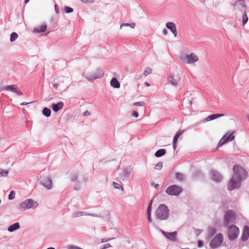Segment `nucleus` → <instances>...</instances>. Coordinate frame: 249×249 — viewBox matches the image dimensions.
<instances>
[{"mask_svg":"<svg viewBox=\"0 0 249 249\" xmlns=\"http://www.w3.org/2000/svg\"><path fill=\"white\" fill-rule=\"evenodd\" d=\"M233 175L228 185V189L230 191L239 188L241 180L246 178L247 175L246 171L239 165L233 166Z\"/></svg>","mask_w":249,"mask_h":249,"instance_id":"nucleus-1","label":"nucleus"},{"mask_svg":"<svg viewBox=\"0 0 249 249\" xmlns=\"http://www.w3.org/2000/svg\"><path fill=\"white\" fill-rule=\"evenodd\" d=\"M170 211L168 207L164 204H160L155 212L156 218L159 220H165L169 216Z\"/></svg>","mask_w":249,"mask_h":249,"instance_id":"nucleus-2","label":"nucleus"},{"mask_svg":"<svg viewBox=\"0 0 249 249\" xmlns=\"http://www.w3.org/2000/svg\"><path fill=\"white\" fill-rule=\"evenodd\" d=\"M179 59L185 64H192L197 61L198 57L194 53H182L179 56Z\"/></svg>","mask_w":249,"mask_h":249,"instance_id":"nucleus-3","label":"nucleus"},{"mask_svg":"<svg viewBox=\"0 0 249 249\" xmlns=\"http://www.w3.org/2000/svg\"><path fill=\"white\" fill-rule=\"evenodd\" d=\"M38 206V203L32 199H26L18 205V209L24 210L26 209L35 208Z\"/></svg>","mask_w":249,"mask_h":249,"instance_id":"nucleus-4","label":"nucleus"},{"mask_svg":"<svg viewBox=\"0 0 249 249\" xmlns=\"http://www.w3.org/2000/svg\"><path fill=\"white\" fill-rule=\"evenodd\" d=\"M182 71L181 70H176L169 77L168 80L172 85L177 86L181 79Z\"/></svg>","mask_w":249,"mask_h":249,"instance_id":"nucleus-5","label":"nucleus"},{"mask_svg":"<svg viewBox=\"0 0 249 249\" xmlns=\"http://www.w3.org/2000/svg\"><path fill=\"white\" fill-rule=\"evenodd\" d=\"M239 230L237 227L232 225L228 229V236L230 240H235L238 236Z\"/></svg>","mask_w":249,"mask_h":249,"instance_id":"nucleus-6","label":"nucleus"},{"mask_svg":"<svg viewBox=\"0 0 249 249\" xmlns=\"http://www.w3.org/2000/svg\"><path fill=\"white\" fill-rule=\"evenodd\" d=\"M223 242V237L221 233L217 234L211 241L210 246L213 249L219 247Z\"/></svg>","mask_w":249,"mask_h":249,"instance_id":"nucleus-7","label":"nucleus"},{"mask_svg":"<svg viewBox=\"0 0 249 249\" xmlns=\"http://www.w3.org/2000/svg\"><path fill=\"white\" fill-rule=\"evenodd\" d=\"M182 191V188L177 185H172L168 187L166 190V192L171 196H178Z\"/></svg>","mask_w":249,"mask_h":249,"instance_id":"nucleus-8","label":"nucleus"},{"mask_svg":"<svg viewBox=\"0 0 249 249\" xmlns=\"http://www.w3.org/2000/svg\"><path fill=\"white\" fill-rule=\"evenodd\" d=\"M235 219V215L232 211L229 210L226 212L224 217L225 223L226 226H228L230 223L233 222Z\"/></svg>","mask_w":249,"mask_h":249,"instance_id":"nucleus-9","label":"nucleus"},{"mask_svg":"<svg viewBox=\"0 0 249 249\" xmlns=\"http://www.w3.org/2000/svg\"><path fill=\"white\" fill-rule=\"evenodd\" d=\"M4 89L15 92L18 95H21L23 94L22 92L16 85L7 86L4 88Z\"/></svg>","mask_w":249,"mask_h":249,"instance_id":"nucleus-10","label":"nucleus"},{"mask_svg":"<svg viewBox=\"0 0 249 249\" xmlns=\"http://www.w3.org/2000/svg\"><path fill=\"white\" fill-rule=\"evenodd\" d=\"M166 26L172 32L175 37H176L177 36V31L176 24L173 22H168L166 23Z\"/></svg>","mask_w":249,"mask_h":249,"instance_id":"nucleus-11","label":"nucleus"},{"mask_svg":"<svg viewBox=\"0 0 249 249\" xmlns=\"http://www.w3.org/2000/svg\"><path fill=\"white\" fill-rule=\"evenodd\" d=\"M234 10H241L242 8L245 7V5L243 2V0H239L236 1L232 5Z\"/></svg>","mask_w":249,"mask_h":249,"instance_id":"nucleus-12","label":"nucleus"},{"mask_svg":"<svg viewBox=\"0 0 249 249\" xmlns=\"http://www.w3.org/2000/svg\"><path fill=\"white\" fill-rule=\"evenodd\" d=\"M224 115L223 114H212L208 116L204 121L203 123L209 122L210 121L214 120L218 118V117H223Z\"/></svg>","mask_w":249,"mask_h":249,"instance_id":"nucleus-13","label":"nucleus"},{"mask_svg":"<svg viewBox=\"0 0 249 249\" xmlns=\"http://www.w3.org/2000/svg\"><path fill=\"white\" fill-rule=\"evenodd\" d=\"M103 76V73H102L99 75L96 74H92L91 73H88L86 74V78L89 81L92 82L93 80L97 78H101Z\"/></svg>","mask_w":249,"mask_h":249,"instance_id":"nucleus-14","label":"nucleus"},{"mask_svg":"<svg viewBox=\"0 0 249 249\" xmlns=\"http://www.w3.org/2000/svg\"><path fill=\"white\" fill-rule=\"evenodd\" d=\"M42 184L48 189H51L52 186V182L50 178H45L42 180Z\"/></svg>","mask_w":249,"mask_h":249,"instance_id":"nucleus-15","label":"nucleus"},{"mask_svg":"<svg viewBox=\"0 0 249 249\" xmlns=\"http://www.w3.org/2000/svg\"><path fill=\"white\" fill-rule=\"evenodd\" d=\"M249 237V227L246 226L244 228L242 235V240L243 241H246L248 239Z\"/></svg>","mask_w":249,"mask_h":249,"instance_id":"nucleus-16","label":"nucleus"},{"mask_svg":"<svg viewBox=\"0 0 249 249\" xmlns=\"http://www.w3.org/2000/svg\"><path fill=\"white\" fill-rule=\"evenodd\" d=\"M164 235L169 239L175 241L176 239V236L177 234V232H167L163 231Z\"/></svg>","mask_w":249,"mask_h":249,"instance_id":"nucleus-17","label":"nucleus"},{"mask_svg":"<svg viewBox=\"0 0 249 249\" xmlns=\"http://www.w3.org/2000/svg\"><path fill=\"white\" fill-rule=\"evenodd\" d=\"M184 132V130H179L174 136L173 142V146L174 149L176 148V143L179 137L182 135Z\"/></svg>","mask_w":249,"mask_h":249,"instance_id":"nucleus-18","label":"nucleus"},{"mask_svg":"<svg viewBox=\"0 0 249 249\" xmlns=\"http://www.w3.org/2000/svg\"><path fill=\"white\" fill-rule=\"evenodd\" d=\"M64 106V104L62 102H60L56 104H53L52 108L54 112H57L61 109Z\"/></svg>","mask_w":249,"mask_h":249,"instance_id":"nucleus-19","label":"nucleus"},{"mask_svg":"<svg viewBox=\"0 0 249 249\" xmlns=\"http://www.w3.org/2000/svg\"><path fill=\"white\" fill-rule=\"evenodd\" d=\"M152 203V201L151 200L149 204V205L147 208V210L148 221L149 223H151L152 222V217H151Z\"/></svg>","mask_w":249,"mask_h":249,"instance_id":"nucleus-20","label":"nucleus"},{"mask_svg":"<svg viewBox=\"0 0 249 249\" xmlns=\"http://www.w3.org/2000/svg\"><path fill=\"white\" fill-rule=\"evenodd\" d=\"M110 85L114 88H119L120 87V84L117 79L113 77L110 81Z\"/></svg>","mask_w":249,"mask_h":249,"instance_id":"nucleus-21","label":"nucleus"},{"mask_svg":"<svg viewBox=\"0 0 249 249\" xmlns=\"http://www.w3.org/2000/svg\"><path fill=\"white\" fill-rule=\"evenodd\" d=\"M212 178L216 181H220L221 179H222V177H221L220 175L216 172H214V171H213L212 172Z\"/></svg>","mask_w":249,"mask_h":249,"instance_id":"nucleus-22","label":"nucleus"},{"mask_svg":"<svg viewBox=\"0 0 249 249\" xmlns=\"http://www.w3.org/2000/svg\"><path fill=\"white\" fill-rule=\"evenodd\" d=\"M47 26L46 25H42L39 27H36L34 29V32L35 33H42L46 31Z\"/></svg>","mask_w":249,"mask_h":249,"instance_id":"nucleus-23","label":"nucleus"},{"mask_svg":"<svg viewBox=\"0 0 249 249\" xmlns=\"http://www.w3.org/2000/svg\"><path fill=\"white\" fill-rule=\"evenodd\" d=\"M20 227L18 223H16L9 227L8 230L10 232H13L14 231L18 230Z\"/></svg>","mask_w":249,"mask_h":249,"instance_id":"nucleus-24","label":"nucleus"},{"mask_svg":"<svg viewBox=\"0 0 249 249\" xmlns=\"http://www.w3.org/2000/svg\"><path fill=\"white\" fill-rule=\"evenodd\" d=\"M232 134L233 133H227L223 136V138H225L227 142L232 141L234 139V136Z\"/></svg>","mask_w":249,"mask_h":249,"instance_id":"nucleus-25","label":"nucleus"},{"mask_svg":"<svg viewBox=\"0 0 249 249\" xmlns=\"http://www.w3.org/2000/svg\"><path fill=\"white\" fill-rule=\"evenodd\" d=\"M166 153V150L164 149H160L158 150L155 153V156L157 157H160L161 156H163Z\"/></svg>","mask_w":249,"mask_h":249,"instance_id":"nucleus-26","label":"nucleus"},{"mask_svg":"<svg viewBox=\"0 0 249 249\" xmlns=\"http://www.w3.org/2000/svg\"><path fill=\"white\" fill-rule=\"evenodd\" d=\"M42 113L44 116L49 117L51 115V111L50 109L45 107L43 109Z\"/></svg>","mask_w":249,"mask_h":249,"instance_id":"nucleus-27","label":"nucleus"},{"mask_svg":"<svg viewBox=\"0 0 249 249\" xmlns=\"http://www.w3.org/2000/svg\"><path fill=\"white\" fill-rule=\"evenodd\" d=\"M18 37V35L15 33L13 32L11 34L10 36V41L11 42H13Z\"/></svg>","mask_w":249,"mask_h":249,"instance_id":"nucleus-28","label":"nucleus"},{"mask_svg":"<svg viewBox=\"0 0 249 249\" xmlns=\"http://www.w3.org/2000/svg\"><path fill=\"white\" fill-rule=\"evenodd\" d=\"M152 71V70L150 68H146L144 72H143V74L144 75V76H147V75L150 74Z\"/></svg>","mask_w":249,"mask_h":249,"instance_id":"nucleus-29","label":"nucleus"},{"mask_svg":"<svg viewBox=\"0 0 249 249\" xmlns=\"http://www.w3.org/2000/svg\"><path fill=\"white\" fill-rule=\"evenodd\" d=\"M248 21V18L246 13H244L243 16V24L245 25Z\"/></svg>","mask_w":249,"mask_h":249,"instance_id":"nucleus-30","label":"nucleus"},{"mask_svg":"<svg viewBox=\"0 0 249 249\" xmlns=\"http://www.w3.org/2000/svg\"><path fill=\"white\" fill-rule=\"evenodd\" d=\"M227 142L226 141V140H225V138H223V137L220 140L219 142H218V146H221L222 145H223V144H224L226 142Z\"/></svg>","mask_w":249,"mask_h":249,"instance_id":"nucleus-31","label":"nucleus"},{"mask_svg":"<svg viewBox=\"0 0 249 249\" xmlns=\"http://www.w3.org/2000/svg\"><path fill=\"white\" fill-rule=\"evenodd\" d=\"M227 142L226 141V140H225V138H223V137L220 140L219 142H218V146H221L222 145H223V144H224L226 142Z\"/></svg>","mask_w":249,"mask_h":249,"instance_id":"nucleus-32","label":"nucleus"},{"mask_svg":"<svg viewBox=\"0 0 249 249\" xmlns=\"http://www.w3.org/2000/svg\"><path fill=\"white\" fill-rule=\"evenodd\" d=\"M162 167V162H158L155 166V170H160Z\"/></svg>","mask_w":249,"mask_h":249,"instance_id":"nucleus-33","label":"nucleus"},{"mask_svg":"<svg viewBox=\"0 0 249 249\" xmlns=\"http://www.w3.org/2000/svg\"><path fill=\"white\" fill-rule=\"evenodd\" d=\"M15 197V192L14 191L10 192V195H9L8 198L10 200L14 199Z\"/></svg>","mask_w":249,"mask_h":249,"instance_id":"nucleus-34","label":"nucleus"},{"mask_svg":"<svg viewBox=\"0 0 249 249\" xmlns=\"http://www.w3.org/2000/svg\"><path fill=\"white\" fill-rule=\"evenodd\" d=\"M65 12L67 13H71L73 10L72 8L69 7H66L64 8Z\"/></svg>","mask_w":249,"mask_h":249,"instance_id":"nucleus-35","label":"nucleus"},{"mask_svg":"<svg viewBox=\"0 0 249 249\" xmlns=\"http://www.w3.org/2000/svg\"><path fill=\"white\" fill-rule=\"evenodd\" d=\"M113 186H114V188H116V189H121L122 190H123V187L121 186V185H120V184H118V183H116V182H113Z\"/></svg>","mask_w":249,"mask_h":249,"instance_id":"nucleus-36","label":"nucleus"},{"mask_svg":"<svg viewBox=\"0 0 249 249\" xmlns=\"http://www.w3.org/2000/svg\"><path fill=\"white\" fill-rule=\"evenodd\" d=\"M123 26H130L131 28H134L135 26V24L133 23L130 24H123L121 25V27Z\"/></svg>","mask_w":249,"mask_h":249,"instance_id":"nucleus-37","label":"nucleus"},{"mask_svg":"<svg viewBox=\"0 0 249 249\" xmlns=\"http://www.w3.org/2000/svg\"><path fill=\"white\" fill-rule=\"evenodd\" d=\"M144 105V102H138L134 103L135 106H143Z\"/></svg>","mask_w":249,"mask_h":249,"instance_id":"nucleus-38","label":"nucleus"},{"mask_svg":"<svg viewBox=\"0 0 249 249\" xmlns=\"http://www.w3.org/2000/svg\"><path fill=\"white\" fill-rule=\"evenodd\" d=\"M82 2L84 3H91L94 1V0H80Z\"/></svg>","mask_w":249,"mask_h":249,"instance_id":"nucleus-39","label":"nucleus"},{"mask_svg":"<svg viewBox=\"0 0 249 249\" xmlns=\"http://www.w3.org/2000/svg\"><path fill=\"white\" fill-rule=\"evenodd\" d=\"M132 115H133V116L135 117V118H137L139 116V113L137 111H134Z\"/></svg>","mask_w":249,"mask_h":249,"instance_id":"nucleus-40","label":"nucleus"},{"mask_svg":"<svg viewBox=\"0 0 249 249\" xmlns=\"http://www.w3.org/2000/svg\"><path fill=\"white\" fill-rule=\"evenodd\" d=\"M111 247V246L110 245V244H109V243H107V244H106L105 245L103 249H107V248H110V247Z\"/></svg>","mask_w":249,"mask_h":249,"instance_id":"nucleus-41","label":"nucleus"},{"mask_svg":"<svg viewBox=\"0 0 249 249\" xmlns=\"http://www.w3.org/2000/svg\"><path fill=\"white\" fill-rule=\"evenodd\" d=\"M203 242L201 241H198V247L200 248L203 246Z\"/></svg>","mask_w":249,"mask_h":249,"instance_id":"nucleus-42","label":"nucleus"},{"mask_svg":"<svg viewBox=\"0 0 249 249\" xmlns=\"http://www.w3.org/2000/svg\"><path fill=\"white\" fill-rule=\"evenodd\" d=\"M55 9L56 13L58 14L59 13V11L58 6L56 5H55Z\"/></svg>","mask_w":249,"mask_h":249,"instance_id":"nucleus-43","label":"nucleus"},{"mask_svg":"<svg viewBox=\"0 0 249 249\" xmlns=\"http://www.w3.org/2000/svg\"><path fill=\"white\" fill-rule=\"evenodd\" d=\"M85 116H89L90 115V113L88 111H86L84 112Z\"/></svg>","mask_w":249,"mask_h":249,"instance_id":"nucleus-44","label":"nucleus"},{"mask_svg":"<svg viewBox=\"0 0 249 249\" xmlns=\"http://www.w3.org/2000/svg\"><path fill=\"white\" fill-rule=\"evenodd\" d=\"M163 33L164 35H166L167 34V31L166 29H164L163 30Z\"/></svg>","mask_w":249,"mask_h":249,"instance_id":"nucleus-45","label":"nucleus"},{"mask_svg":"<svg viewBox=\"0 0 249 249\" xmlns=\"http://www.w3.org/2000/svg\"><path fill=\"white\" fill-rule=\"evenodd\" d=\"M28 103L26 102H22L20 104L21 106H24L27 105Z\"/></svg>","mask_w":249,"mask_h":249,"instance_id":"nucleus-46","label":"nucleus"},{"mask_svg":"<svg viewBox=\"0 0 249 249\" xmlns=\"http://www.w3.org/2000/svg\"><path fill=\"white\" fill-rule=\"evenodd\" d=\"M144 84L146 85V86H147V87H149L150 86V84L148 83H147V82H145Z\"/></svg>","mask_w":249,"mask_h":249,"instance_id":"nucleus-47","label":"nucleus"},{"mask_svg":"<svg viewBox=\"0 0 249 249\" xmlns=\"http://www.w3.org/2000/svg\"><path fill=\"white\" fill-rule=\"evenodd\" d=\"M155 187L156 189L158 188L159 187V184H156V185H155Z\"/></svg>","mask_w":249,"mask_h":249,"instance_id":"nucleus-48","label":"nucleus"},{"mask_svg":"<svg viewBox=\"0 0 249 249\" xmlns=\"http://www.w3.org/2000/svg\"><path fill=\"white\" fill-rule=\"evenodd\" d=\"M179 176H181V175L180 174H179V173H177V177L178 178H179Z\"/></svg>","mask_w":249,"mask_h":249,"instance_id":"nucleus-49","label":"nucleus"},{"mask_svg":"<svg viewBox=\"0 0 249 249\" xmlns=\"http://www.w3.org/2000/svg\"><path fill=\"white\" fill-rule=\"evenodd\" d=\"M53 87L55 88H57L58 87V84H53Z\"/></svg>","mask_w":249,"mask_h":249,"instance_id":"nucleus-50","label":"nucleus"},{"mask_svg":"<svg viewBox=\"0 0 249 249\" xmlns=\"http://www.w3.org/2000/svg\"><path fill=\"white\" fill-rule=\"evenodd\" d=\"M107 241V240L103 239L102 241V242H106Z\"/></svg>","mask_w":249,"mask_h":249,"instance_id":"nucleus-51","label":"nucleus"},{"mask_svg":"<svg viewBox=\"0 0 249 249\" xmlns=\"http://www.w3.org/2000/svg\"><path fill=\"white\" fill-rule=\"evenodd\" d=\"M30 0H25V3L26 4Z\"/></svg>","mask_w":249,"mask_h":249,"instance_id":"nucleus-52","label":"nucleus"},{"mask_svg":"<svg viewBox=\"0 0 249 249\" xmlns=\"http://www.w3.org/2000/svg\"><path fill=\"white\" fill-rule=\"evenodd\" d=\"M192 100L193 99L192 98L190 101H189V103L191 105L192 104Z\"/></svg>","mask_w":249,"mask_h":249,"instance_id":"nucleus-53","label":"nucleus"},{"mask_svg":"<svg viewBox=\"0 0 249 249\" xmlns=\"http://www.w3.org/2000/svg\"><path fill=\"white\" fill-rule=\"evenodd\" d=\"M47 249H54V248H48Z\"/></svg>","mask_w":249,"mask_h":249,"instance_id":"nucleus-54","label":"nucleus"}]
</instances>
